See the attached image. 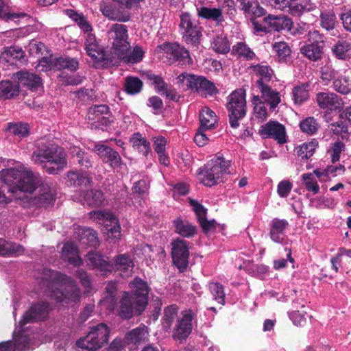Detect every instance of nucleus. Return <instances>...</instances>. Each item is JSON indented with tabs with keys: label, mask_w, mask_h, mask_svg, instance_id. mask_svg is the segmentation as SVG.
Wrapping results in <instances>:
<instances>
[{
	"label": "nucleus",
	"mask_w": 351,
	"mask_h": 351,
	"mask_svg": "<svg viewBox=\"0 0 351 351\" xmlns=\"http://www.w3.org/2000/svg\"><path fill=\"white\" fill-rule=\"evenodd\" d=\"M40 286L49 295L62 305L80 300V290L71 277L58 271L44 269L40 276Z\"/></svg>",
	"instance_id": "1"
},
{
	"label": "nucleus",
	"mask_w": 351,
	"mask_h": 351,
	"mask_svg": "<svg viewBox=\"0 0 351 351\" xmlns=\"http://www.w3.org/2000/svg\"><path fill=\"white\" fill-rule=\"evenodd\" d=\"M0 180L7 185L14 184L9 191L17 196L19 192L32 193L40 182V177L38 173H34L28 167L18 162L14 168L2 169Z\"/></svg>",
	"instance_id": "2"
},
{
	"label": "nucleus",
	"mask_w": 351,
	"mask_h": 351,
	"mask_svg": "<svg viewBox=\"0 0 351 351\" xmlns=\"http://www.w3.org/2000/svg\"><path fill=\"white\" fill-rule=\"evenodd\" d=\"M131 293H123L119 302V315L124 319H130L133 316L134 311L141 314L146 308L148 302L149 287L147 282L136 277L129 284Z\"/></svg>",
	"instance_id": "3"
},
{
	"label": "nucleus",
	"mask_w": 351,
	"mask_h": 351,
	"mask_svg": "<svg viewBox=\"0 0 351 351\" xmlns=\"http://www.w3.org/2000/svg\"><path fill=\"white\" fill-rule=\"evenodd\" d=\"M230 162L217 155L204 165L198 173L199 179L205 186H212L223 182L225 175L230 173Z\"/></svg>",
	"instance_id": "4"
},
{
	"label": "nucleus",
	"mask_w": 351,
	"mask_h": 351,
	"mask_svg": "<svg viewBox=\"0 0 351 351\" xmlns=\"http://www.w3.org/2000/svg\"><path fill=\"white\" fill-rule=\"evenodd\" d=\"M227 108L230 125L232 128L239 126V120L246 114L245 91L242 88L234 90L228 97Z\"/></svg>",
	"instance_id": "5"
},
{
	"label": "nucleus",
	"mask_w": 351,
	"mask_h": 351,
	"mask_svg": "<svg viewBox=\"0 0 351 351\" xmlns=\"http://www.w3.org/2000/svg\"><path fill=\"white\" fill-rule=\"evenodd\" d=\"M66 156V153L62 147L51 145L38 147L34 151L32 160L35 164L47 162L51 165H58L59 168H61L67 165Z\"/></svg>",
	"instance_id": "6"
},
{
	"label": "nucleus",
	"mask_w": 351,
	"mask_h": 351,
	"mask_svg": "<svg viewBox=\"0 0 351 351\" xmlns=\"http://www.w3.org/2000/svg\"><path fill=\"white\" fill-rule=\"evenodd\" d=\"M180 19V32L186 43L195 46L199 45L202 36V27L189 12H182Z\"/></svg>",
	"instance_id": "7"
},
{
	"label": "nucleus",
	"mask_w": 351,
	"mask_h": 351,
	"mask_svg": "<svg viewBox=\"0 0 351 351\" xmlns=\"http://www.w3.org/2000/svg\"><path fill=\"white\" fill-rule=\"evenodd\" d=\"M178 78L180 82L186 81V86L189 89L202 95H213L218 91L215 85L203 76L182 73Z\"/></svg>",
	"instance_id": "8"
},
{
	"label": "nucleus",
	"mask_w": 351,
	"mask_h": 351,
	"mask_svg": "<svg viewBox=\"0 0 351 351\" xmlns=\"http://www.w3.org/2000/svg\"><path fill=\"white\" fill-rule=\"evenodd\" d=\"M108 36L112 48L119 56L124 55L130 49L128 28L125 25L118 23L112 25L108 31Z\"/></svg>",
	"instance_id": "9"
},
{
	"label": "nucleus",
	"mask_w": 351,
	"mask_h": 351,
	"mask_svg": "<svg viewBox=\"0 0 351 351\" xmlns=\"http://www.w3.org/2000/svg\"><path fill=\"white\" fill-rule=\"evenodd\" d=\"M162 49L169 64L177 62L181 65H187L192 63L189 51L177 43H165Z\"/></svg>",
	"instance_id": "10"
},
{
	"label": "nucleus",
	"mask_w": 351,
	"mask_h": 351,
	"mask_svg": "<svg viewBox=\"0 0 351 351\" xmlns=\"http://www.w3.org/2000/svg\"><path fill=\"white\" fill-rule=\"evenodd\" d=\"M93 151L104 162L108 164L111 168L117 171L125 167L119 154L110 147L103 144H97L95 145Z\"/></svg>",
	"instance_id": "11"
},
{
	"label": "nucleus",
	"mask_w": 351,
	"mask_h": 351,
	"mask_svg": "<svg viewBox=\"0 0 351 351\" xmlns=\"http://www.w3.org/2000/svg\"><path fill=\"white\" fill-rule=\"evenodd\" d=\"M171 245L173 264L180 271L184 270L189 265V250L188 242L178 239L173 240Z\"/></svg>",
	"instance_id": "12"
},
{
	"label": "nucleus",
	"mask_w": 351,
	"mask_h": 351,
	"mask_svg": "<svg viewBox=\"0 0 351 351\" xmlns=\"http://www.w3.org/2000/svg\"><path fill=\"white\" fill-rule=\"evenodd\" d=\"M315 99L318 106L327 111L339 112L344 106L343 99L340 96L329 91L317 93Z\"/></svg>",
	"instance_id": "13"
},
{
	"label": "nucleus",
	"mask_w": 351,
	"mask_h": 351,
	"mask_svg": "<svg viewBox=\"0 0 351 351\" xmlns=\"http://www.w3.org/2000/svg\"><path fill=\"white\" fill-rule=\"evenodd\" d=\"M259 134L263 138H271L279 144L287 142L285 127L276 121H269L262 125L259 129Z\"/></svg>",
	"instance_id": "14"
},
{
	"label": "nucleus",
	"mask_w": 351,
	"mask_h": 351,
	"mask_svg": "<svg viewBox=\"0 0 351 351\" xmlns=\"http://www.w3.org/2000/svg\"><path fill=\"white\" fill-rule=\"evenodd\" d=\"M49 311L50 307L48 303L38 302L33 304L23 315L22 319L19 322V326L23 327L27 323L45 319Z\"/></svg>",
	"instance_id": "15"
},
{
	"label": "nucleus",
	"mask_w": 351,
	"mask_h": 351,
	"mask_svg": "<svg viewBox=\"0 0 351 351\" xmlns=\"http://www.w3.org/2000/svg\"><path fill=\"white\" fill-rule=\"evenodd\" d=\"M84 48L88 56L95 62L106 63L108 58L104 51L100 47L96 37L92 32L86 34Z\"/></svg>",
	"instance_id": "16"
},
{
	"label": "nucleus",
	"mask_w": 351,
	"mask_h": 351,
	"mask_svg": "<svg viewBox=\"0 0 351 351\" xmlns=\"http://www.w3.org/2000/svg\"><path fill=\"white\" fill-rule=\"evenodd\" d=\"M86 265L98 271H111L114 269L113 264L110 263L108 257L96 252H89L85 258Z\"/></svg>",
	"instance_id": "17"
},
{
	"label": "nucleus",
	"mask_w": 351,
	"mask_h": 351,
	"mask_svg": "<svg viewBox=\"0 0 351 351\" xmlns=\"http://www.w3.org/2000/svg\"><path fill=\"white\" fill-rule=\"evenodd\" d=\"M91 218L93 219L101 220L104 223H106L107 230L110 232L111 237L114 239L119 238L121 234V227L117 223V219L111 213L106 211H93L90 213Z\"/></svg>",
	"instance_id": "18"
},
{
	"label": "nucleus",
	"mask_w": 351,
	"mask_h": 351,
	"mask_svg": "<svg viewBox=\"0 0 351 351\" xmlns=\"http://www.w3.org/2000/svg\"><path fill=\"white\" fill-rule=\"evenodd\" d=\"M189 203L195 213L200 226L204 233H208L215 229V221H208L206 219L207 210L197 200L189 199Z\"/></svg>",
	"instance_id": "19"
},
{
	"label": "nucleus",
	"mask_w": 351,
	"mask_h": 351,
	"mask_svg": "<svg viewBox=\"0 0 351 351\" xmlns=\"http://www.w3.org/2000/svg\"><path fill=\"white\" fill-rule=\"evenodd\" d=\"M74 237L84 245L96 247L99 245L97 233L89 228L80 226L75 228Z\"/></svg>",
	"instance_id": "20"
},
{
	"label": "nucleus",
	"mask_w": 351,
	"mask_h": 351,
	"mask_svg": "<svg viewBox=\"0 0 351 351\" xmlns=\"http://www.w3.org/2000/svg\"><path fill=\"white\" fill-rule=\"evenodd\" d=\"M110 111L106 105L94 106L89 109L88 112V117L90 121L104 126L110 124Z\"/></svg>",
	"instance_id": "21"
},
{
	"label": "nucleus",
	"mask_w": 351,
	"mask_h": 351,
	"mask_svg": "<svg viewBox=\"0 0 351 351\" xmlns=\"http://www.w3.org/2000/svg\"><path fill=\"white\" fill-rule=\"evenodd\" d=\"M193 313L189 311L183 315L174 329L173 337L176 340L186 339L192 331Z\"/></svg>",
	"instance_id": "22"
},
{
	"label": "nucleus",
	"mask_w": 351,
	"mask_h": 351,
	"mask_svg": "<svg viewBox=\"0 0 351 351\" xmlns=\"http://www.w3.org/2000/svg\"><path fill=\"white\" fill-rule=\"evenodd\" d=\"M14 76L19 83L32 91H37L42 88V80L36 74L25 71L17 72Z\"/></svg>",
	"instance_id": "23"
},
{
	"label": "nucleus",
	"mask_w": 351,
	"mask_h": 351,
	"mask_svg": "<svg viewBox=\"0 0 351 351\" xmlns=\"http://www.w3.org/2000/svg\"><path fill=\"white\" fill-rule=\"evenodd\" d=\"M258 88L261 93L259 97L263 102L268 104L271 110H275L281 101L280 93L267 84H261Z\"/></svg>",
	"instance_id": "24"
},
{
	"label": "nucleus",
	"mask_w": 351,
	"mask_h": 351,
	"mask_svg": "<svg viewBox=\"0 0 351 351\" xmlns=\"http://www.w3.org/2000/svg\"><path fill=\"white\" fill-rule=\"evenodd\" d=\"M269 235L271 239L276 243H281L285 237V231L289 226L286 219L274 218L270 222Z\"/></svg>",
	"instance_id": "25"
},
{
	"label": "nucleus",
	"mask_w": 351,
	"mask_h": 351,
	"mask_svg": "<svg viewBox=\"0 0 351 351\" xmlns=\"http://www.w3.org/2000/svg\"><path fill=\"white\" fill-rule=\"evenodd\" d=\"M61 257L64 261L75 267L80 266L83 263L79 256L77 247L72 242H68L64 245L61 252Z\"/></svg>",
	"instance_id": "26"
},
{
	"label": "nucleus",
	"mask_w": 351,
	"mask_h": 351,
	"mask_svg": "<svg viewBox=\"0 0 351 351\" xmlns=\"http://www.w3.org/2000/svg\"><path fill=\"white\" fill-rule=\"evenodd\" d=\"M264 20L271 29L277 32L286 29H290L293 25L292 20L283 15L277 16L269 15Z\"/></svg>",
	"instance_id": "27"
},
{
	"label": "nucleus",
	"mask_w": 351,
	"mask_h": 351,
	"mask_svg": "<svg viewBox=\"0 0 351 351\" xmlns=\"http://www.w3.org/2000/svg\"><path fill=\"white\" fill-rule=\"evenodd\" d=\"M113 266L121 272L123 277H128L133 271L134 264L130 257L124 254L116 256Z\"/></svg>",
	"instance_id": "28"
},
{
	"label": "nucleus",
	"mask_w": 351,
	"mask_h": 351,
	"mask_svg": "<svg viewBox=\"0 0 351 351\" xmlns=\"http://www.w3.org/2000/svg\"><path fill=\"white\" fill-rule=\"evenodd\" d=\"M239 8L245 14L260 17L265 14V10L259 5L257 0H237Z\"/></svg>",
	"instance_id": "29"
},
{
	"label": "nucleus",
	"mask_w": 351,
	"mask_h": 351,
	"mask_svg": "<svg viewBox=\"0 0 351 351\" xmlns=\"http://www.w3.org/2000/svg\"><path fill=\"white\" fill-rule=\"evenodd\" d=\"M197 14L199 18L212 20L219 25L224 21L221 8L201 7L197 8Z\"/></svg>",
	"instance_id": "30"
},
{
	"label": "nucleus",
	"mask_w": 351,
	"mask_h": 351,
	"mask_svg": "<svg viewBox=\"0 0 351 351\" xmlns=\"http://www.w3.org/2000/svg\"><path fill=\"white\" fill-rule=\"evenodd\" d=\"M38 186H40V194L37 197L38 203L44 206L51 204L55 200L56 197L54 189L51 188L47 183L43 184L41 178L40 182L36 186V189Z\"/></svg>",
	"instance_id": "31"
},
{
	"label": "nucleus",
	"mask_w": 351,
	"mask_h": 351,
	"mask_svg": "<svg viewBox=\"0 0 351 351\" xmlns=\"http://www.w3.org/2000/svg\"><path fill=\"white\" fill-rule=\"evenodd\" d=\"M133 148L143 156H147L151 152L149 142L139 132L134 133L130 138Z\"/></svg>",
	"instance_id": "32"
},
{
	"label": "nucleus",
	"mask_w": 351,
	"mask_h": 351,
	"mask_svg": "<svg viewBox=\"0 0 351 351\" xmlns=\"http://www.w3.org/2000/svg\"><path fill=\"white\" fill-rule=\"evenodd\" d=\"M66 14L74 21L81 30L86 34L93 32V27L86 17L82 14L74 10L68 9L65 10Z\"/></svg>",
	"instance_id": "33"
},
{
	"label": "nucleus",
	"mask_w": 351,
	"mask_h": 351,
	"mask_svg": "<svg viewBox=\"0 0 351 351\" xmlns=\"http://www.w3.org/2000/svg\"><path fill=\"white\" fill-rule=\"evenodd\" d=\"M173 224L176 232L184 237H193L197 233V228L186 220L177 219Z\"/></svg>",
	"instance_id": "34"
},
{
	"label": "nucleus",
	"mask_w": 351,
	"mask_h": 351,
	"mask_svg": "<svg viewBox=\"0 0 351 351\" xmlns=\"http://www.w3.org/2000/svg\"><path fill=\"white\" fill-rule=\"evenodd\" d=\"M69 152L73 158H76L77 163L84 168L88 169L93 166L92 156L88 153L82 150L77 146H71Z\"/></svg>",
	"instance_id": "35"
},
{
	"label": "nucleus",
	"mask_w": 351,
	"mask_h": 351,
	"mask_svg": "<svg viewBox=\"0 0 351 351\" xmlns=\"http://www.w3.org/2000/svg\"><path fill=\"white\" fill-rule=\"evenodd\" d=\"M81 201L84 205L99 206L103 203L104 195L100 190L86 191Z\"/></svg>",
	"instance_id": "36"
},
{
	"label": "nucleus",
	"mask_w": 351,
	"mask_h": 351,
	"mask_svg": "<svg viewBox=\"0 0 351 351\" xmlns=\"http://www.w3.org/2000/svg\"><path fill=\"white\" fill-rule=\"evenodd\" d=\"M24 252V247L19 244L0 238L1 256H19Z\"/></svg>",
	"instance_id": "37"
},
{
	"label": "nucleus",
	"mask_w": 351,
	"mask_h": 351,
	"mask_svg": "<svg viewBox=\"0 0 351 351\" xmlns=\"http://www.w3.org/2000/svg\"><path fill=\"white\" fill-rule=\"evenodd\" d=\"M199 121L202 129H211L217 123V116L209 108L204 107L199 112Z\"/></svg>",
	"instance_id": "38"
},
{
	"label": "nucleus",
	"mask_w": 351,
	"mask_h": 351,
	"mask_svg": "<svg viewBox=\"0 0 351 351\" xmlns=\"http://www.w3.org/2000/svg\"><path fill=\"white\" fill-rule=\"evenodd\" d=\"M89 332L102 346L108 343L110 330L106 324L100 323L96 326L90 327Z\"/></svg>",
	"instance_id": "39"
},
{
	"label": "nucleus",
	"mask_w": 351,
	"mask_h": 351,
	"mask_svg": "<svg viewBox=\"0 0 351 351\" xmlns=\"http://www.w3.org/2000/svg\"><path fill=\"white\" fill-rule=\"evenodd\" d=\"M76 346L79 348L88 351H96L102 347V345L89 331L86 336L80 338L76 341Z\"/></svg>",
	"instance_id": "40"
},
{
	"label": "nucleus",
	"mask_w": 351,
	"mask_h": 351,
	"mask_svg": "<svg viewBox=\"0 0 351 351\" xmlns=\"http://www.w3.org/2000/svg\"><path fill=\"white\" fill-rule=\"evenodd\" d=\"M25 57V53L21 48L10 47L4 49L0 55V61L13 64L14 60H21Z\"/></svg>",
	"instance_id": "41"
},
{
	"label": "nucleus",
	"mask_w": 351,
	"mask_h": 351,
	"mask_svg": "<svg viewBox=\"0 0 351 351\" xmlns=\"http://www.w3.org/2000/svg\"><path fill=\"white\" fill-rule=\"evenodd\" d=\"M211 47L217 53L226 54L230 50V43L227 36L223 33L216 35L213 38Z\"/></svg>",
	"instance_id": "42"
},
{
	"label": "nucleus",
	"mask_w": 351,
	"mask_h": 351,
	"mask_svg": "<svg viewBox=\"0 0 351 351\" xmlns=\"http://www.w3.org/2000/svg\"><path fill=\"white\" fill-rule=\"evenodd\" d=\"M254 72L259 77L257 80V87L260 84H267L272 77L274 72L272 69L267 65L256 64L252 66Z\"/></svg>",
	"instance_id": "43"
},
{
	"label": "nucleus",
	"mask_w": 351,
	"mask_h": 351,
	"mask_svg": "<svg viewBox=\"0 0 351 351\" xmlns=\"http://www.w3.org/2000/svg\"><path fill=\"white\" fill-rule=\"evenodd\" d=\"M54 66L58 69H68L75 71L79 66L78 60L75 58L61 56L54 60Z\"/></svg>",
	"instance_id": "44"
},
{
	"label": "nucleus",
	"mask_w": 351,
	"mask_h": 351,
	"mask_svg": "<svg viewBox=\"0 0 351 351\" xmlns=\"http://www.w3.org/2000/svg\"><path fill=\"white\" fill-rule=\"evenodd\" d=\"M67 184L69 186H84L90 185L92 179L86 176L77 171H70L67 173Z\"/></svg>",
	"instance_id": "45"
},
{
	"label": "nucleus",
	"mask_w": 351,
	"mask_h": 351,
	"mask_svg": "<svg viewBox=\"0 0 351 351\" xmlns=\"http://www.w3.org/2000/svg\"><path fill=\"white\" fill-rule=\"evenodd\" d=\"M232 54L238 58H243L247 60H253L256 55L254 52L243 42H238L232 46Z\"/></svg>",
	"instance_id": "46"
},
{
	"label": "nucleus",
	"mask_w": 351,
	"mask_h": 351,
	"mask_svg": "<svg viewBox=\"0 0 351 351\" xmlns=\"http://www.w3.org/2000/svg\"><path fill=\"white\" fill-rule=\"evenodd\" d=\"M148 330L145 325L132 330L129 332L125 337L128 341L131 343H138L145 341L147 339Z\"/></svg>",
	"instance_id": "47"
},
{
	"label": "nucleus",
	"mask_w": 351,
	"mask_h": 351,
	"mask_svg": "<svg viewBox=\"0 0 351 351\" xmlns=\"http://www.w3.org/2000/svg\"><path fill=\"white\" fill-rule=\"evenodd\" d=\"M20 330L14 332V343L12 346L15 351H25L29 341V337L23 330V327H20Z\"/></svg>",
	"instance_id": "48"
},
{
	"label": "nucleus",
	"mask_w": 351,
	"mask_h": 351,
	"mask_svg": "<svg viewBox=\"0 0 351 351\" xmlns=\"http://www.w3.org/2000/svg\"><path fill=\"white\" fill-rule=\"evenodd\" d=\"M301 52L310 60L317 61L322 57V46L315 43H311L302 47Z\"/></svg>",
	"instance_id": "49"
},
{
	"label": "nucleus",
	"mask_w": 351,
	"mask_h": 351,
	"mask_svg": "<svg viewBox=\"0 0 351 351\" xmlns=\"http://www.w3.org/2000/svg\"><path fill=\"white\" fill-rule=\"evenodd\" d=\"M143 83L137 77L128 76L125 80V91L129 95L139 93L143 88Z\"/></svg>",
	"instance_id": "50"
},
{
	"label": "nucleus",
	"mask_w": 351,
	"mask_h": 351,
	"mask_svg": "<svg viewBox=\"0 0 351 351\" xmlns=\"http://www.w3.org/2000/svg\"><path fill=\"white\" fill-rule=\"evenodd\" d=\"M19 93V86L14 84L9 80L0 82V96L6 99L12 98L18 95Z\"/></svg>",
	"instance_id": "51"
},
{
	"label": "nucleus",
	"mask_w": 351,
	"mask_h": 351,
	"mask_svg": "<svg viewBox=\"0 0 351 351\" xmlns=\"http://www.w3.org/2000/svg\"><path fill=\"white\" fill-rule=\"evenodd\" d=\"M273 51L276 53L279 62H287L291 55V49L285 42H276L272 45Z\"/></svg>",
	"instance_id": "52"
},
{
	"label": "nucleus",
	"mask_w": 351,
	"mask_h": 351,
	"mask_svg": "<svg viewBox=\"0 0 351 351\" xmlns=\"http://www.w3.org/2000/svg\"><path fill=\"white\" fill-rule=\"evenodd\" d=\"M308 87V84H302L296 86L293 88L292 97L295 104L301 105L308 99L309 93Z\"/></svg>",
	"instance_id": "53"
},
{
	"label": "nucleus",
	"mask_w": 351,
	"mask_h": 351,
	"mask_svg": "<svg viewBox=\"0 0 351 351\" xmlns=\"http://www.w3.org/2000/svg\"><path fill=\"white\" fill-rule=\"evenodd\" d=\"M252 104L254 105V117L260 121H265L269 116L265 103L263 102L258 95H256L253 97Z\"/></svg>",
	"instance_id": "54"
},
{
	"label": "nucleus",
	"mask_w": 351,
	"mask_h": 351,
	"mask_svg": "<svg viewBox=\"0 0 351 351\" xmlns=\"http://www.w3.org/2000/svg\"><path fill=\"white\" fill-rule=\"evenodd\" d=\"M333 88L341 94L347 95L351 92V80L346 76L339 75L333 81Z\"/></svg>",
	"instance_id": "55"
},
{
	"label": "nucleus",
	"mask_w": 351,
	"mask_h": 351,
	"mask_svg": "<svg viewBox=\"0 0 351 351\" xmlns=\"http://www.w3.org/2000/svg\"><path fill=\"white\" fill-rule=\"evenodd\" d=\"M100 11L104 16L112 21L127 22L130 20L128 15L119 16L111 5L102 4L100 5Z\"/></svg>",
	"instance_id": "56"
},
{
	"label": "nucleus",
	"mask_w": 351,
	"mask_h": 351,
	"mask_svg": "<svg viewBox=\"0 0 351 351\" xmlns=\"http://www.w3.org/2000/svg\"><path fill=\"white\" fill-rule=\"evenodd\" d=\"M318 146V142L313 139V141L303 143L297 148V154L302 159H308L311 157L315 149Z\"/></svg>",
	"instance_id": "57"
},
{
	"label": "nucleus",
	"mask_w": 351,
	"mask_h": 351,
	"mask_svg": "<svg viewBox=\"0 0 351 351\" xmlns=\"http://www.w3.org/2000/svg\"><path fill=\"white\" fill-rule=\"evenodd\" d=\"M289 8V12L293 16H299L303 14L304 12L311 11L314 8L313 4L305 3L304 4L299 3L296 1H291L289 2L287 5Z\"/></svg>",
	"instance_id": "58"
},
{
	"label": "nucleus",
	"mask_w": 351,
	"mask_h": 351,
	"mask_svg": "<svg viewBox=\"0 0 351 351\" xmlns=\"http://www.w3.org/2000/svg\"><path fill=\"white\" fill-rule=\"evenodd\" d=\"M319 123L314 117H307L300 123L301 130L309 135L315 134L319 129Z\"/></svg>",
	"instance_id": "59"
},
{
	"label": "nucleus",
	"mask_w": 351,
	"mask_h": 351,
	"mask_svg": "<svg viewBox=\"0 0 351 351\" xmlns=\"http://www.w3.org/2000/svg\"><path fill=\"white\" fill-rule=\"evenodd\" d=\"M336 22V16L332 11L321 12L320 25L324 29L327 31L333 29Z\"/></svg>",
	"instance_id": "60"
},
{
	"label": "nucleus",
	"mask_w": 351,
	"mask_h": 351,
	"mask_svg": "<svg viewBox=\"0 0 351 351\" xmlns=\"http://www.w3.org/2000/svg\"><path fill=\"white\" fill-rule=\"evenodd\" d=\"M209 290L213 296V299L220 304L225 303V293L223 287L218 282H210L208 285Z\"/></svg>",
	"instance_id": "61"
},
{
	"label": "nucleus",
	"mask_w": 351,
	"mask_h": 351,
	"mask_svg": "<svg viewBox=\"0 0 351 351\" xmlns=\"http://www.w3.org/2000/svg\"><path fill=\"white\" fill-rule=\"evenodd\" d=\"M303 184L308 191L317 194L319 191V186L317 180L312 173H304L302 176Z\"/></svg>",
	"instance_id": "62"
},
{
	"label": "nucleus",
	"mask_w": 351,
	"mask_h": 351,
	"mask_svg": "<svg viewBox=\"0 0 351 351\" xmlns=\"http://www.w3.org/2000/svg\"><path fill=\"white\" fill-rule=\"evenodd\" d=\"M351 49V43L348 41H339L333 47L332 52L339 59H346L347 53Z\"/></svg>",
	"instance_id": "63"
},
{
	"label": "nucleus",
	"mask_w": 351,
	"mask_h": 351,
	"mask_svg": "<svg viewBox=\"0 0 351 351\" xmlns=\"http://www.w3.org/2000/svg\"><path fill=\"white\" fill-rule=\"evenodd\" d=\"M178 307L176 305H171L164 310V326L166 328H169L177 317Z\"/></svg>",
	"instance_id": "64"
}]
</instances>
